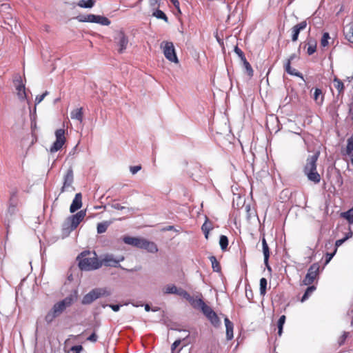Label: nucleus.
I'll use <instances>...</instances> for the list:
<instances>
[{"label":"nucleus","instance_id":"f257e3e1","mask_svg":"<svg viewBox=\"0 0 353 353\" xmlns=\"http://www.w3.org/2000/svg\"><path fill=\"white\" fill-rule=\"evenodd\" d=\"M90 252L84 251L78 256L79 267L81 270L90 271L97 270L102 265V263L99 261L95 252L90 256Z\"/></svg>","mask_w":353,"mask_h":353},{"label":"nucleus","instance_id":"f03ea898","mask_svg":"<svg viewBox=\"0 0 353 353\" xmlns=\"http://www.w3.org/2000/svg\"><path fill=\"white\" fill-rule=\"evenodd\" d=\"M319 156V152L312 156H309L307 158L306 163L303 169V172L307 176V179L315 183H318L321 181V176L316 172V161Z\"/></svg>","mask_w":353,"mask_h":353},{"label":"nucleus","instance_id":"7ed1b4c3","mask_svg":"<svg viewBox=\"0 0 353 353\" xmlns=\"http://www.w3.org/2000/svg\"><path fill=\"white\" fill-rule=\"evenodd\" d=\"M195 308L199 309L214 327H220L221 321L217 314L211 307L206 305L202 299H198V301L196 302Z\"/></svg>","mask_w":353,"mask_h":353},{"label":"nucleus","instance_id":"20e7f679","mask_svg":"<svg viewBox=\"0 0 353 353\" xmlns=\"http://www.w3.org/2000/svg\"><path fill=\"white\" fill-rule=\"evenodd\" d=\"M85 215V211L81 210L77 214L68 217L63 224V233L65 235H68L72 231L77 228L79 224L83 220Z\"/></svg>","mask_w":353,"mask_h":353},{"label":"nucleus","instance_id":"39448f33","mask_svg":"<svg viewBox=\"0 0 353 353\" xmlns=\"http://www.w3.org/2000/svg\"><path fill=\"white\" fill-rule=\"evenodd\" d=\"M110 294V291L105 288H94L83 297L81 303L83 305H89L100 297L108 296Z\"/></svg>","mask_w":353,"mask_h":353},{"label":"nucleus","instance_id":"423d86ee","mask_svg":"<svg viewBox=\"0 0 353 353\" xmlns=\"http://www.w3.org/2000/svg\"><path fill=\"white\" fill-rule=\"evenodd\" d=\"M77 299V292L74 291L73 294H70L63 300L55 303L52 309L54 310V313H57V314L59 316L67 307H70Z\"/></svg>","mask_w":353,"mask_h":353},{"label":"nucleus","instance_id":"0eeeda50","mask_svg":"<svg viewBox=\"0 0 353 353\" xmlns=\"http://www.w3.org/2000/svg\"><path fill=\"white\" fill-rule=\"evenodd\" d=\"M17 203V199L16 197V195L13 193L11 195L10 199V204L8 208L7 213L6 214L5 223L7 225L8 228L10 226V223L12 221L13 216H15L18 212Z\"/></svg>","mask_w":353,"mask_h":353},{"label":"nucleus","instance_id":"6e6552de","mask_svg":"<svg viewBox=\"0 0 353 353\" xmlns=\"http://www.w3.org/2000/svg\"><path fill=\"white\" fill-rule=\"evenodd\" d=\"M79 21L99 23L103 26H108L110 21L105 17L89 14L79 17Z\"/></svg>","mask_w":353,"mask_h":353},{"label":"nucleus","instance_id":"1a4fd4ad","mask_svg":"<svg viewBox=\"0 0 353 353\" xmlns=\"http://www.w3.org/2000/svg\"><path fill=\"white\" fill-rule=\"evenodd\" d=\"M74 182V173L72 167H70L66 171L65 174L63 177V186L61 189V192L65 191L74 190V188L72 186Z\"/></svg>","mask_w":353,"mask_h":353},{"label":"nucleus","instance_id":"9d476101","mask_svg":"<svg viewBox=\"0 0 353 353\" xmlns=\"http://www.w3.org/2000/svg\"><path fill=\"white\" fill-rule=\"evenodd\" d=\"M14 85L16 94L20 101H24L27 99V94L26 91L25 84L22 81L21 77L18 75L14 80Z\"/></svg>","mask_w":353,"mask_h":353},{"label":"nucleus","instance_id":"9b49d317","mask_svg":"<svg viewBox=\"0 0 353 353\" xmlns=\"http://www.w3.org/2000/svg\"><path fill=\"white\" fill-rule=\"evenodd\" d=\"M56 141L50 149V152H56L59 151L65 143V130L63 129H58L55 131Z\"/></svg>","mask_w":353,"mask_h":353},{"label":"nucleus","instance_id":"f8f14e48","mask_svg":"<svg viewBox=\"0 0 353 353\" xmlns=\"http://www.w3.org/2000/svg\"><path fill=\"white\" fill-rule=\"evenodd\" d=\"M319 270V265L318 263L312 264L307 270L305 278L303 280L304 285H309L312 284L316 279Z\"/></svg>","mask_w":353,"mask_h":353},{"label":"nucleus","instance_id":"ddd939ff","mask_svg":"<svg viewBox=\"0 0 353 353\" xmlns=\"http://www.w3.org/2000/svg\"><path fill=\"white\" fill-rule=\"evenodd\" d=\"M163 54L165 58L170 61L175 63L179 62L173 43L169 41L165 43Z\"/></svg>","mask_w":353,"mask_h":353},{"label":"nucleus","instance_id":"4468645a","mask_svg":"<svg viewBox=\"0 0 353 353\" xmlns=\"http://www.w3.org/2000/svg\"><path fill=\"white\" fill-rule=\"evenodd\" d=\"M123 256H119L116 258L113 254H105L103 256L101 262L102 263V265L103 264L105 266L117 268L121 267L119 263L123 261Z\"/></svg>","mask_w":353,"mask_h":353},{"label":"nucleus","instance_id":"2eb2a0df","mask_svg":"<svg viewBox=\"0 0 353 353\" xmlns=\"http://www.w3.org/2000/svg\"><path fill=\"white\" fill-rule=\"evenodd\" d=\"M115 40L119 46V52L123 53L128 43V38L123 32H119L115 37Z\"/></svg>","mask_w":353,"mask_h":353},{"label":"nucleus","instance_id":"dca6fc26","mask_svg":"<svg viewBox=\"0 0 353 353\" xmlns=\"http://www.w3.org/2000/svg\"><path fill=\"white\" fill-rule=\"evenodd\" d=\"M144 239L132 237V236H124L123 241L125 243L130 245H133L136 248H141L143 246V241Z\"/></svg>","mask_w":353,"mask_h":353},{"label":"nucleus","instance_id":"f3484780","mask_svg":"<svg viewBox=\"0 0 353 353\" xmlns=\"http://www.w3.org/2000/svg\"><path fill=\"white\" fill-rule=\"evenodd\" d=\"M307 26L306 21H301V23L296 24L292 28V41H296L298 39L299 34L301 30H304Z\"/></svg>","mask_w":353,"mask_h":353},{"label":"nucleus","instance_id":"a211bd4d","mask_svg":"<svg viewBox=\"0 0 353 353\" xmlns=\"http://www.w3.org/2000/svg\"><path fill=\"white\" fill-rule=\"evenodd\" d=\"M82 206V196L81 193L76 194L72 204L70 207V212L73 213L80 209Z\"/></svg>","mask_w":353,"mask_h":353},{"label":"nucleus","instance_id":"6ab92c4d","mask_svg":"<svg viewBox=\"0 0 353 353\" xmlns=\"http://www.w3.org/2000/svg\"><path fill=\"white\" fill-rule=\"evenodd\" d=\"M345 38L350 43H353V22L347 24L343 29Z\"/></svg>","mask_w":353,"mask_h":353},{"label":"nucleus","instance_id":"aec40b11","mask_svg":"<svg viewBox=\"0 0 353 353\" xmlns=\"http://www.w3.org/2000/svg\"><path fill=\"white\" fill-rule=\"evenodd\" d=\"M141 249L146 250L151 253H156L158 251L157 246L154 242L149 241L145 239L143 241V246H141Z\"/></svg>","mask_w":353,"mask_h":353},{"label":"nucleus","instance_id":"412c9836","mask_svg":"<svg viewBox=\"0 0 353 353\" xmlns=\"http://www.w3.org/2000/svg\"><path fill=\"white\" fill-rule=\"evenodd\" d=\"M177 294L188 301L191 303L192 307L195 308L196 302L198 301V299H194L185 290L183 289H179Z\"/></svg>","mask_w":353,"mask_h":353},{"label":"nucleus","instance_id":"4be33fe9","mask_svg":"<svg viewBox=\"0 0 353 353\" xmlns=\"http://www.w3.org/2000/svg\"><path fill=\"white\" fill-rule=\"evenodd\" d=\"M225 328H226V338L228 340H232L233 338V328L234 325L228 317L224 319Z\"/></svg>","mask_w":353,"mask_h":353},{"label":"nucleus","instance_id":"5701e85b","mask_svg":"<svg viewBox=\"0 0 353 353\" xmlns=\"http://www.w3.org/2000/svg\"><path fill=\"white\" fill-rule=\"evenodd\" d=\"M70 117L72 119L77 120L81 123L83 118V108H79L72 110L70 112Z\"/></svg>","mask_w":353,"mask_h":353},{"label":"nucleus","instance_id":"b1692460","mask_svg":"<svg viewBox=\"0 0 353 353\" xmlns=\"http://www.w3.org/2000/svg\"><path fill=\"white\" fill-rule=\"evenodd\" d=\"M284 68H285V72L287 73H288L289 74L303 79V74L301 72L296 71L295 69H294L291 67V64H290V61H286L285 63Z\"/></svg>","mask_w":353,"mask_h":353},{"label":"nucleus","instance_id":"393cba45","mask_svg":"<svg viewBox=\"0 0 353 353\" xmlns=\"http://www.w3.org/2000/svg\"><path fill=\"white\" fill-rule=\"evenodd\" d=\"M261 243H262L263 253L264 255V263H267V261H268V260H269L270 252V248L268 247V245L266 242V240H265L264 236L261 239Z\"/></svg>","mask_w":353,"mask_h":353},{"label":"nucleus","instance_id":"a878e982","mask_svg":"<svg viewBox=\"0 0 353 353\" xmlns=\"http://www.w3.org/2000/svg\"><path fill=\"white\" fill-rule=\"evenodd\" d=\"M94 0H80L77 5L81 8H91L94 6Z\"/></svg>","mask_w":353,"mask_h":353},{"label":"nucleus","instance_id":"bb28decb","mask_svg":"<svg viewBox=\"0 0 353 353\" xmlns=\"http://www.w3.org/2000/svg\"><path fill=\"white\" fill-rule=\"evenodd\" d=\"M152 16L155 17L157 19H163L165 22H168V19L167 16L162 10H159V8L153 10Z\"/></svg>","mask_w":353,"mask_h":353},{"label":"nucleus","instance_id":"cd10ccee","mask_svg":"<svg viewBox=\"0 0 353 353\" xmlns=\"http://www.w3.org/2000/svg\"><path fill=\"white\" fill-rule=\"evenodd\" d=\"M211 263L212 268L214 272H219L221 271V267L219 263L218 262L216 258L214 256H211L209 258Z\"/></svg>","mask_w":353,"mask_h":353},{"label":"nucleus","instance_id":"c85d7f7f","mask_svg":"<svg viewBox=\"0 0 353 353\" xmlns=\"http://www.w3.org/2000/svg\"><path fill=\"white\" fill-rule=\"evenodd\" d=\"M315 290H316L315 286H314V285L309 286L306 289L304 294L303 295V296L301 299V301L304 302L305 301H306L308 299V297L314 292Z\"/></svg>","mask_w":353,"mask_h":353},{"label":"nucleus","instance_id":"c756f323","mask_svg":"<svg viewBox=\"0 0 353 353\" xmlns=\"http://www.w3.org/2000/svg\"><path fill=\"white\" fill-rule=\"evenodd\" d=\"M341 216L345 218L350 224L353 223V207L347 212H343Z\"/></svg>","mask_w":353,"mask_h":353},{"label":"nucleus","instance_id":"7c9ffc66","mask_svg":"<svg viewBox=\"0 0 353 353\" xmlns=\"http://www.w3.org/2000/svg\"><path fill=\"white\" fill-rule=\"evenodd\" d=\"M178 288L174 285H168L163 289V292L165 294H177Z\"/></svg>","mask_w":353,"mask_h":353},{"label":"nucleus","instance_id":"2f4dec72","mask_svg":"<svg viewBox=\"0 0 353 353\" xmlns=\"http://www.w3.org/2000/svg\"><path fill=\"white\" fill-rule=\"evenodd\" d=\"M286 317L285 315H282L280 316L278 321V334L279 336H281L283 333V325L285 322Z\"/></svg>","mask_w":353,"mask_h":353},{"label":"nucleus","instance_id":"473e14b6","mask_svg":"<svg viewBox=\"0 0 353 353\" xmlns=\"http://www.w3.org/2000/svg\"><path fill=\"white\" fill-rule=\"evenodd\" d=\"M323 96H322V91L319 88H316L314 90V99L318 103H321L323 102Z\"/></svg>","mask_w":353,"mask_h":353},{"label":"nucleus","instance_id":"72a5a7b5","mask_svg":"<svg viewBox=\"0 0 353 353\" xmlns=\"http://www.w3.org/2000/svg\"><path fill=\"white\" fill-rule=\"evenodd\" d=\"M329 39H330V34L328 32H324L321 39V46L325 48L329 44Z\"/></svg>","mask_w":353,"mask_h":353},{"label":"nucleus","instance_id":"f704fd0d","mask_svg":"<svg viewBox=\"0 0 353 353\" xmlns=\"http://www.w3.org/2000/svg\"><path fill=\"white\" fill-rule=\"evenodd\" d=\"M267 279L265 278H261L260 279V294L264 296L266 294L267 288Z\"/></svg>","mask_w":353,"mask_h":353},{"label":"nucleus","instance_id":"c9c22d12","mask_svg":"<svg viewBox=\"0 0 353 353\" xmlns=\"http://www.w3.org/2000/svg\"><path fill=\"white\" fill-rule=\"evenodd\" d=\"M219 245L222 250H226L228 245V239L225 235H221L219 239Z\"/></svg>","mask_w":353,"mask_h":353},{"label":"nucleus","instance_id":"e433bc0d","mask_svg":"<svg viewBox=\"0 0 353 353\" xmlns=\"http://www.w3.org/2000/svg\"><path fill=\"white\" fill-rule=\"evenodd\" d=\"M334 85L338 90L339 93H341L344 90V85L343 83L337 79L336 77L334 79Z\"/></svg>","mask_w":353,"mask_h":353},{"label":"nucleus","instance_id":"4c0bfd02","mask_svg":"<svg viewBox=\"0 0 353 353\" xmlns=\"http://www.w3.org/2000/svg\"><path fill=\"white\" fill-rule=\"evenodd\" d=\"M57 316H59V315L57 314V313H54V310L51 309V310L46 314L45 320L48 323H50Z\"/></svg>","mask_w":353,"mask_h":353},{"label":"nucleus","instance_id":"58836bf2","mask_svg":"<svg viewBox=\"0 0 353 353\" xmlns=\"http://www.w3.org/2000/svg\"><path fill=\"white\" fill-rule=\"evenodd\" d=\"M109 224L108 222H102L99 223L97 225V233L102 234L104 233L108 227Z\"/></svg>","mask_w":353,"mask_h":353},{"label":"nucleus","instance_id":"ea45409f","mask_svg":"<svg viewBox=\"0 0 353 353\" xmlns=\"http://www.w3.org/2000/svg\"><path fill=\"white\" fill-rule=\"evenodd\" d=\"M353 151V134L347 139L346 153L350 155Z\"/></svg>","mask_w":353,"mask_h":353},{"label":"nucleus","instance_id":"a19ab883","mask_svg":"<svg viewBox=\"0 0 353 353\" xmlns=\"http://www.w3.org/2000/svg\"><path fill=\"white\" fill-rule=\"evenodd\" d=\"M242 61L243 62V65L245 67V69L246 72L248 73V76L249 77H252L254 72H253V70L252 68L251 65L246 60V59L245 60Z\"/></svg>","mask_w":353,"mask_h":353},{"label":"nucleus","instance_id":"79ce46f5","mask_svg":"<svg viewBox=\"0 0 353 353\" xmlns=\"http://www.w3.org/2000/svg\"><path fill=\"white\" fill-rule=\"evenodd\" d=\"M160 1L161 0H149V6L152 11L159 8Z\"/></svg>","mask_w":353,"mask_h":353},{"label":"nucleus","instance_id":"37998d69","mask_svg":"<svg viewBox=\"0 0 353 353\" xmlns=\"http://www.w3.org/2000/svg\"><path fill=\"white\" fill-rule=\"evenodd\" d=\"M202 231H206L210 232L211 230H212V225L210 222L208 221V219H207L205 223L203 224L201 227Z\"/></svg>","mask_w":353,"mask_h":353},{"label":"nucleus","instance_id":"c03bdc74","mask_svg":"<svg viewBox=\"0 0 353 353\" xmlns=\"http://www.w3.org/2000/svg\"><path fill=\"white\" fill-rule=\"evenodd\" d=\"M316 43H314V42L311 43H309V46H308L307 50V54L309 55H311L316 52Z\"/></svg>","mask_w":353,"mask_h":353},{"label":"nucleus","instance_id":"a18cd8bd","mask_svg":"<svg viewBox=\"0 0 353 353\" xmlns=\"http://www.w3.org/2000/svg\"><path fill=\"white\" fill-rule=\"evenodd\" d=\"M48 94V92L46 91L43 94H42L41 95H37L35 98V105L40 103Z\"/></svg>","mask_w":353,"mask_h":353},{"label":"nucleus","instance_id":"49530a36","mask_svg":"<svg viewBox=\"0 0 353 353\" xmlns=\"http://www.w3.org/2000/svg\"><path fill=\"white\" fill-rule=\"evenodd\" d=\"M234 52L239 56L241 61L245 60L246 58L243 51L236 46L234 47Z\"/></svg>","mask_w":353,"mask_h":353},{"label":"nucleus","instance_id":"de8ad7c7","mask_svg":"<svg viewBox=\"0 0 353 353\" xmlns=\"http://www.w3.org/2000/svg\"><path fill=\"white\" fill-rule=\"evenodd\" d=\"M348 334H349L348 332H344L343 334L340 336V338L339 339V345H342L345 343L346 339L348 336Z\"/></svg>","mask_w":353,"mask_h":353},{"label":"nucleus","instance_id":"09e8293b","mask_svg":"<svg viewBox=\"0 0 353 353\" xmlns=\"http://www.w3.org/2000/svg\"><path fill=\"white\" fill-rule=\"evenodd\" d=\"M336 252V248H335L334 251L332 253H327L325 256V265L327 264L333 258L334 254Z\"/></svg>","mask_w":353,"mask_h":353},{"label":"nucleus","instance_id":"8fccbe9b","mask_svg":"<svg viewBox=\"0 0 353 353\" xmlns=\"http://www.w3.org/2000/svg\"><path fill=\"white\" fill-rule=\"evenodd\" d=\"M349 239V236H346L345 237L339 239L335 242V248L337 249L338 247L341 246L345 241H346Z\"/></svg>","mask_w":353,"mask_h":353},{"label":"nucleus","instance_id":"3c124183","mask_svg":"<svg viewBox=\"0 0 353 353\" xmlns=\"http://www.w3.org/2000/svg\"><path fill=\"white\" fill-rule=\"evenodd\" d=\"M141 166L140 165L135 166H130V170L132 174H137L139 170H141Z\"/></svg>","mask_w":353,"mask_h":353},{"label":"nucleus","instance_id":"603ef678","mask_svg":"<svg viewBox=\"0 0 353 353\" xmlns=\"http://www.w3.org/2000/svg\"><path fill=\"white\" fill-rule=\"evenodd\" d=\"M111 208H112L113 209H115V210H123L125 209V208L124 206H122L121 204H119V203H112L111 205H110Z\"/></svg>","mask_w":353,"mask_h":353},{"label":"nucleus","instance_id":"864d4df0","mask_svg":"<svg viewBox=\"0 0 353 353\" xmlns=\"http://www.w3.org/2000/svg\"><path fill=\"white\" fill-rule=\"evenodd\" d=\"M181 339H178V340H176L172 344V346H171V350L172 352H174V350L181 344Z\"/></svg>","mask_w":353,"mask_h":353},{"label":"nucleus","instance_id":"5fc2aeb1","mask_svg":"<svg viewBox=\"0 0 353 353\" xmlns=\"http://www.w3.org/2000/svg\"><path fill=\"white\" fill-rule=\"evenodd\" d=\"M106 306H109L114 312H118L121 307L120 305H106ZM103 307H105V305H103Z\"/></svg>","mask_w":353,"mask_h":353},{"label":"nucleus","instance_id":"6e6d98bb","mask_svg":"<svg viewBox=\"0 0 353 353\" xmlns=\"http://www.w3.org/2000/svg\"><path fill=\"white\" fill-rule=\"evenodd\" d=\"M83 350L81 345H74L72 347L71 350L72 352H75V353H80V352Z\"/></svg>","mask_w":353,"mask_h":353},{"label":"nucleus","instance_id":"4d7b16f0","mask_svg":"<svg viewBox=\"0 0 353 353\" xmlns=\"http://www.w3.org/2000/svg\"><path fill=\"white\" fill-rule=\"evenodd\" d=\"M87 339L92 342H96L97 341V336L95 333H92Z\"/></svg>","mask_w":353,"mask_h":353},{"label":"nucleus","instance_id":"13d9d810","mask_svg":"<svg viewBox=\"0 0 353 353\" xmlns=\"http://www.w3.org/2000/svg\"><path fill=\"white\" fill-rule=\"evenodd\" d=\"M36 128H37V123L35 121V118L34 117V118L31 119V128H32V130H34Z\"/></svg>","mask_w":353,"mask_h":353},{"label":"nucleus","instance_id":"bf43d9fd","mask_svg":"<svg viewBox=\"0 0 353 353\" xmlns=\"http://www.w3.org/2000/svg\"><path fill=\"white\" fill-rule=\"evenodd\" d=\"M170 1L176 8L179 9V2L178 0H170Z\"/></svg>","mask_w":353,"mask_h":353},{"label":"nucleus","instance_id":"052dcab7","mask_svg":"<svg viewBox=\"0 0 353 353\" xmlns=\"http://www.w3.org/2000/svg\"><path fill=\"white\" fill-rule=\"evenodd\" d=\"M295 57H296V55L294 54H292V55H290V57L286 61H290V64H291V61L292 60H294Z\"/></svg>","mask_w":353,"mask_h":353},{"label":"nucleus","instance_id":"680f3d73","mask_svg":"<svg viewBox=\"0 0 353 353\" xmlns=\"http://www.w3.org/2000/svg\"><path fill=\"white\" fill-rule=\"evenodd\" d=\"M145 310L149 312L150 310V307L148 304L145 305Z\"/></svg>","mask_w":353,"mask_h":353},{"label":"nucleus","instance_id":"e2e57ef3","mask_svg":"<svg viewBox=\"0 0 353 353\" xmlns=\"http://www.w3.org/2000/svg\"><path fill=\"white\" fill-rule=\"evenodd\" d=\"M267 269L268 270V271L271 272L272 271V268L269 265V263H268V261H267V263H265Z\"/></svg>","mask_w":353,"mask_h":353},{"label":"nucleus","instance_id":"0e129e2a","mask_svg":"<svg viewBox=\"0 0 353 353\" xmlns=\"http://www.w3.org/2000/svg\"><path fill=\"white\" fill-rule=\"evenodd\" d=\"M350 112L352 116V119L353 120V105L350 108Z\"/></svg>","mask_w":353,"mask_h":353},{"label":"nucleus","instance_id":"69168bd1","mask_svg":"<svg viewBox=\"0 0 353 353\" xmlns=\"http://www.w3.org/2000/svg\"><path fill=\"white\" fill-rule=\"evenodd\" d=\"M203 233H204V234H205V239H208V235H209V232H207L206 231H203Z\"/></svg>","mask_w":353,"mask_h":353},{"label":"nucleus","instance_id":"338daca9","mask_svg":"<svg viewBox=\"0 0 353 353\" xmlns=\"http://www.w3.org/2000/svg\"><path fill=\"white\" fill-rule=\"evenodd\" d=\"M159 310V307H155L152 309V311H153V312H157Z\"/></svg>","mask_w":353,"mask_h":353},{"label":"nucleus","instance_id":"774afa93","mask_svg":"<svg viewBox=\"0 0 353 353\" xmlns=\"http://www.w3.org/2000/svg\"><path fill=\"white\" fill-rule=\"evenodd\" d=\"M173 228H174V226L170 225V226H169V227L167 228V230H173Z\"/></svg>","mask_w":353,"mask_h":353}]
</instances>
